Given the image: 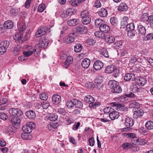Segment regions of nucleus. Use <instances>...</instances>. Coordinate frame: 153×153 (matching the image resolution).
<instances>
[{
    "mask_svg": "<svg viewBox=\"0 0 153 153\" xmlns=\"http://www.w3.org/2000/svg\"><path fill=\"white\" fill-rule=\"evenodd\" d=\"M9 119L12 124L13 127L16 129L20 127V117L23 114L22 111L18 108H10L9 110Z\"/></svg>",
    "mask_w": 153,
    "mask_h": 153,
    "instance_id": "nucleus-1",
    "label": "nucleus"
},
{
    "mask_svg": "<svg viewBox=\"0 0 153 153\" xmlns=\"http://www.w3.org/2000/svg\"><path fill=\"white\" fill-rule=\"evenodd\" d=\"M35 127V124L32 122H28L25 125L23 126L22 130L25 132V133L21 134L22 138L25 140L27 139V134L31 133L33 129Z\"/></svg>",
    "mask_w": 153,
    "mask_h": 153,
    "instance_id": "nucleus-2",
    "label": "nucleus"
},
{
    "mask_svg": "<svg viewBox=\"0 0 153 153\" xmlns=\"http://www.w3.org/2000/svg\"><path fill=\"white\" fill-rule=\"evenodd\" d=\"M108 85L112 92L119 93L122 92L121 88L119 85V83L116 81L111 80L109 81Z\"/></svg>",
    "mask_w": 153,
    "mask_h": 153,
    "instance_id": "nucleus-3",
    "label": "nucleus"
},
{
    "mask_svg": "<svg viewBox=\"0 0 153 153\" xmlns=\"http://www.w3.org/2000/svg\"><path fill=\"white\" fill-rule=\"evenodd\" d=\"M134 120L131 117H127L125 120L124 123V125L126 127L121 129V131H128L131 130V127L134 125Z\"/></svg>",
    "mask_w": 153,
    "mask_h": 153,
    "instance_id": "nucleus-4",
    "label": "nucleus"
},
{
    "mask_svg": "<svg viewBox=\"0 0 153 153\" xmlns=\"http://www.w3.org/2000/svg\"><path fill=\"white\" fill-rule=\"evenodd\" d=\"M81 17L82 18V22L84 25L89 24L91 21V18L89 15V13L87 10H85L81 13Z\"/></svg>",
    "mask_w": 153,
    "mask_h": 153,
    "instance_id": "nucleus-5",
    "label": "nucleus"
},
{
    "mask_svg": "<svg viewBox=\"0 0 153 153\" xmlns=\"http://www.w3.org/2000/svg\"><path fill=\"white\" fill-rule=\"evenodd\" d=\"M105 72L108 74L114 73V76L117 77L118 76L119 72L117 69L114 65H110L107 67L105 69Z\"/></svg>",
    "mask_w": 153,
    "mask_h": 153,
    "instance_id": "nucleus-6",
    "label": "nucleus"
},
{
    "mask_svg": "<svg viewBox=\"0 0 153 153\" xmlns=\"http://www.w3.org/2000/svg\"><path fill=\"white\" fill-rule=\"evenodd\" d=\"M49 41L47 38L46 37H42L39 41V42L36 45V47L41 48L44 49L46 48L48 46Z\"/></svg>",
    "mask_w": 153,
    "mask_h": 153,
    "instance_id": "nucleus-7",
    "label": "nucleus"
},
{
    "mask_svg": "<svg viewBox=\"0 0 153 153\" xmlns=\"http://www.w3.org/2000/svg\"><path fill=\"white\" fill-rule=\"evenodd\" d=\"M113 106L116 107V109L118 111H120L123 114L124 112H126L127 111L126 108L124 106H123L120 104L115 102L113 104Z\"/></svg>",
    "mask_w": 153,
    "mask_h": 153,
    "instance_id": "nucleus-8",
    "label": "nucleus"
},
{
    "mask_svg": "<svg viewBox=\"0 0 153 153\" xmlns=\"http://www.w3.org/2000/svg\"><path fill=\"white\" fill-rule=\"evenodd\" d=\"M76 33H73L69 34L68 36H67L65 39V42L66 43H70L73 42L74 40L75 35Z\"/></svg>",
    "mask_w": 153,
    "mask_h": 153,
    "instance_id": "nucleus-9",
    "label": "nucleus"
},
{
    "mask_svg": "<svg viewBox=\"0 0 153 153\" xmlns=\"http://www.w3.org/2000/svg\"><path fill=\"white\" fill-rule=\"evenodd\" d=\"M47 27L46 26H44L40 27L38 30L35 34V35L36 37H39L45 34L47 30Z\"/></svg>",
    "mask_w": 153,
    "mask_h": 153,
    "instance_id": "nucleus-10",
    "label": "nucleus"
},
{
    "mask_svg": "<svg viewBox=\"0 0 153 153\" xmlns=\"http://www.w3.org/2000/svg\"><path fill=\"white\" fill-rule=\"evenodd\" d=\"M119 116V113L116 111L113 108L111 109V111L109 114V118L111 120L117 119Z\"/></svg>",
    "mask_w": 153,
    "mask_h": 153,
    "instance_id": "nucleus-11",
    "label": "nucleus"
},
{
    "mask_svg": "<svg viewBox=\"0 0 153 153\" xmlns=\"http://www.w3.org/2000/svg\"><path fill=\"white\" fill-rule=\"evenodd\" d=\"M88 31L87 27L82 25H79L76 29V31L81 34H85Z\"/></svg>",
    "mask_w": 153,
    "mask_h": 153,
    "instance_id": "nucleus-12",
    "label": "nucleus"
},
{
    "mask_svg": "<svg viewBox=\"0 0 153 153\" xmlns=\"http://www.w3.org/2000/svg\"><path fill=\"white\" fill-rule=\"evenodd\" d=\"M137 30L140 36H144L146 33V28L142 25H138Z\"/></svg>",
    "mask_w": 153,
    "mask_h": 153,
    "instance_id": "nucleus-13",
    "label": "nucleus"
},
{
    "mask_svg": "<svg viewBox=\"0 0 153 153\" xmlns=\"http://www.w3.org/2000/svg\"><path fill=\"white\" fill-rule=\"evenodd\" d=\"M52 99L53 104L55 105H58L61 102V97L58 94L54 95Z\"/></svg>",
    "mask_w": 153,
    "mask_h": 153,
    "instance_id": "nucleus-14",
    "label": "nucleus"
},
{
    "mask_svg": "<svg viewBox=\"0 0 153 153\" xmlns=\"http://www.w3.org/2000/svg\"><path fill=\"white\" fill-rule=\"evenodd\" d=\"M103 66V64L100 60H97L95 62L93 65L94 68L96 70H99Z\"/></svg>",
    "mask_w": 153,
    "mask_h": 153,
    "instance_id": "nucleus-15",
    "label": "nucleus"
},
{
    "mask_svg": "<svg viewBox=\"0 0 153 153\" xmlns=\"http://www.w3.org/2000/svg\"><path fill=\"white\" fill-rule=\"evenodd\" d=\"M100 31L103 33H106L109 32L110 30V28L107 24L103 23L99 27Z\"/></svg>",
    "mask_w": 153,
    "mask_h": 153,
    "instance_id": "nucleus-16",
    "label": "nucleus"
},
{
    "mask_svg": "<svg viewBox=\"0 0 153 153\" xmlns=\"http://www.w3.org/2000/svg\"><path fill=\"white\" fill-rule=\"evenodd\" d=\"M135 79V75L132 73H127L124 77V79L127 81H133Z\"/></svg>",
    "mask_w": 153,
    "mask_h": 153,
    "instance_id": "nucleus-17",
    "label": "nucleus"
},
{
    "mask_svg": "<svg viewBox=\"0 0 153 153\" xmlns=\"http://www.w3.org/2000/svg\"><path fill=\"white\" fill-rule=\"evenodd\" d=\"M73 62V58L71 56L67 57L65 61L63 63V66L65 68L68 67Z\"/></svg>",
    "mask_w": 153,
    "mask_h": 153,
    "instance_id": "nucleus-18",
    "label": "nucleus"
},
{
    "mask_svg": "<svg viewBox=\"0 0 153 153\" xmlns=\"http://www.w3.org/2000/svg\"><path fill=\"white\" fill-rule=\"evenodd\" d=\"M26 116L29 119H34L36 117V114L34 111L33 110H29L25 112Z\"/></svg>",
    "mask_w": 153,
    "mask_h": 153,
    "instance_id": "nucleus-19",
    "label": "nucleus"
},
{
    "mask_svg": "<svg viewBox=\"0 0 153 153\" xmlns=\"http://www.w3.org/2000/svg\"><path fill=\"white\" fill-rule=\"evenodd\" d=\"M144 113V111L142 109H137V111H134V117L136 119H137L138 117H142Z\"/></svg>",
    "mask_w": 153,
    "mask_h": 153,
    "instance_id": "nucleus-20",
    "label": "nucleus"
},
{
    "mask_svg": "<svg viewBox=\"0 0 153 153\" xmlns=\"http://www.w3.org/2000/svg\"><path fill=\"white\" fill-rule=\"evenodd\" d=\"M18 29L19 31L23 32L26 29V25L25 22H19L17 24Z\"/></svg>",
    "mask_w": 153,
    "mask_h": 153,
    "instance_id": "nucleus-21",
    "label": "nucleus"
},
{
    "mask_svg": "<svg viewBox=\"0 0 153 153\" xmlns=\"http://www.w3.org/2000/svg\"><path fill=\"white\" fill-rule=\"evenodd\" d=\"M137 82L139 85L143 86L146 83L147 80L146 78L143 76L138 77Z\"/></svg>",
    "mask_w": 153,
    "mask_h": 153,
    "instance_id": "nucleus-22",
    "label": "nucleus"
},
{
    "mask_svg": "<svg viewBox=\"0 0 153 153\" xmlns=\"http://www.w3.org/2000/svg\"><path fill=\"white\" fill-rule=\"evenodd\" d=\"M4 26L6 29H11L14 27V23L11 20H7L4 22Z\"/></svg>",
    "mask_w": 153,
    "mask_h": 153,
    "instance_id": "nucleus-23",
    "label": "nucleus"
},
{
    "mask_svg": "<svg viewBox=\"0 0 153 153\" xmlns=\"http://www.w3.org/2000/svg\"><path fill=\"white\" fill-rule=\"evenodd\" d=\"M28 48V49H31V51H32L35 56L37 57L38 56L41 50L39 47H36V45L34 48H33L31 46H29Z\"/></svg>",
    "mask_w": 153,
    "mask_h": 153,
    "instance_id": "nucleus-24",
    "label": "nucleus"
},
{
    "mask_svg": "<svg viewBox=\"0 0 153 153\" xmlns=\"http://www.w3.org/2000/svg\"><path fill=\"white\" fill-rule=\"evenodd\" d=\"M90 64V60L87 58H85L83 60L81 63V65L83 68L86 69L89 66Z\"/></svg>",
    "mask_w": 153,
    "mask_h": 153,
    "instance_id": "nucleus-25",
    "label": "nucleus"
},
{
    "mask_svg": "<svg viewBox=\"0 0 153 153\" xmlns=\"http://www.w3.org/2000/svg\"><path fill=\"white\" fill-rule=\"evenodd\" d=\"M99 15L101 17H105L108 16V12L107 10L105 8L100 9L98 12Z\"/></svg>",
    "mask_w": 153,
    "mask_h": 153,
    "instance_id": "nucleus-26",
    "label": "nucleus"
},
{
    "mask_svg": "<svg viewBox=\"0 0 153 153\" xmlns=\"http://www.w3.org/2000/svg\"><path fill=\"white\" fill-rule=\"evenodd\" d=\"M104 39L106 41L110 43H112L114 42L115 41V38L113 36L110 35H106L105 36V38Z\"/></svg>",
    "mask_w": 153,
    "mask_h": 153,
    "instance_id": "nucleus-27",
    "label": "nucleus"
},
{
    "mask_svg": "<svg viewBox=\"0 0 153 153\" xmlns=\"http://www.w3.org/2000/svg\"><path fill=\"white\" fill-rule=\"evenodd\" d=\"M68 24L70 26H74L78 24L79 20L75 19L68 20Z\"/></svg>",
    "mask_w": 153,
    "mask_h": 153,
    "instance_id": "nucleus-28",
    "label": "nucleus"
},
{
    "mask_svg": "<svg viewBox=\"0 0 153 153\" xmlns=\"http://www.w3.org/2000/svg\"><path fill=\"white\" fill-rule=\"evenodd\" d=\"M128 9L127 4L125 3H121L118 7V10L120 11H126Z\"/></svg>",
    "mask_w": 153,
    "mask_h": 153,
    "instance_id": "nucleus-29",
    "label": "nucleus"
},
{
    "mask_svg": "<svg viewBox=\"0 0 153 153\" xmlns=\"http://www.w3.org/2000/svg\"><path fill=\"white\" fill-rule=\"evenodd\" d=\"M8 101V99L6 97H5L4 98H1L0 99V107L2 108H4V109H5V107L6 106L4 104H6Z\"/></svg>",
    "mask_w": 153,
    "mask_h": 153,
    "instance_id": "nucleus-30",
    "label": "nucleus"
},
{
    "mask_svg": "<svg viewBox=\"0 0 153 153\" xmlns=\"http://www.w3.org/2000/svg\"><path fill=\"white\" fill-rule=\"evenodd\" d=\"M85 101L87 103L90 104L92 102L94 101V98L91 96L90 95H87L85 96L84 98Z\"/></svg>",
    "mask_w": 153,
    "mask_h": 153,
    "instance_id": "nucleus-31",
    "label": "nucleus"
},
{
    "mask_svg": "<svg viewBox=\"0 0 153 153\" xmlns=\"http://www.w3.org/2000/svg\"><path fill=\"white\" fill-rule=\"evenodd\" d=\"M128 18L126 16H124L122 18V20L121 22V26L123 27H126L128 24Z\"/></svg>",
    "mask_w": 153,
    "mask_h": 153,
    "instance_id": "nucleus-32",
    "label": "nucleus"
},
{
    "mask_svg": "<svg viewBox=\"0 0 153 153\" xmlns=\"http://www.w3.org/2000/svg\"><path fill=\"white\" fill-rule=\"evenodd\" d=\"M99 79H95V87L98 89H100L102 88L103 84L101 83L102 82V79H101L100 81H98Z\"/></svg>",
    "mask_w": 153,
    "mask_h": 153,
    "instance_id": "nucleus-33",
    "label": "nucleus"
},
{
    "mask_svg": "<svg viewBox=\"0 0 153 153\" xmlns=\"http://www.w3.org/2000/svg\"><path fill=\"white\" fill-rule=\"evenodd\" d=\"M66 106L68 108L73 109L74 106V99L67 101L66 103Z\"/></svg>",
    "mask_w": 153,
    "mask_h": 153,
    "instance_id": "nucleus-34",
    "label": "nucleus"
},
{
    "mask_svg": "<svg viewBox=\"0 0 153 153\" xmlns=\"http://www.w3.org/2000/svg\"><path fill=\"white\" fill-rule=\"evenodd\" d=\"M148 16L149 14L148 13H144L140 17L141 21L145 22H148L149 18V16Z\"/></svg>",
    "mask_w": 153,
    "mask_h": 153,
    "instance_id": "nucleus-35",
    "label": "nucleus"
},
{
    "mask_svg": "<svg viewBox=\"0 0 153 153\" xmlns=\"http://www.w3.org/2000/svg\"><path fill=\"white\" fill-rule=\"evenodd\" d=\"M94 35L97 37L104 39L105 35L102 31H97L94 33Z\"/></svg>",
    "mask_w": 153,
    "mask_h": 153,
    "instance_id": "nucleus-36",
    "label": "nucleus"
},
{
    "mask_svg": "<svg viewBox=\"0 0 153 153\" xmlns=\"http://www.w3.org/2000/svg\"><path fill=\"white\" fill-rule=\"evenodd\" d=\"M74 106L76 108H81L83 107V104L80 101L78 100L74 99Z\"/></svg>",
    "mask_w": 153,
    "mask_h": 153,
    "instance_id": "nucleus-37",
    "label": "nucleus"
},
{
    "mask_svg": "<svg viewBox=\"0 0 153 153\" xmlns=\"http://www.w3.org/2000/svg\"><path fill=\"white\" fill-rule=\"evenodd\" d=\"M138 84L136 83H133L132 85L131 86V89L133 92H137L140 91V88H139Z\"/></svg>",
    "mask_w": 153,
    "mask_h": 153,
    "instance_id": "nucleus-38",
    "label": "nucleus"
},
{
    "mask_svg": "<svg viewBox=\"0 0 153 153\" xmlns=\"http://www.w3.org/2000/svg\"><path fill=\"white\" fill-rule=\"evenodd\" d=\"M122 146L124 149H127L133 147V145L130 143H123Z\"/></svg>",
    "mask_w": 153,
    "mask_h": 153,
    "instance_id": "nucleus-39",
    "label": "nucleus"
},
{
    "mask_svg": "<svg viewBox=\"0 0 153 153\" xmlns=\"http://www.w3.org/2000/svg\"><path fill=\"white\" fill-rule=\"evenodd\" d=\"M136 141L137 144L139 145H143L147 143V141L143 139L136 138Z\"/></svg>",
    "mask_w": 153,
    "mask_h": 153,
    "instance_id": "nucleus-40",
    "label": "nucleus"
},
{
    "mask_svg": "<svg viewBox=\"0 0 153 153\" xmlns=\"http://www.w3.org/2000/svg\"><path fill=\"white\" fill-rule=\"evenodd\" d=\"M145 126L148 129H153V122L150 120L147 121L145 124Z\"/></svg>",
    "mask_w": 153,
    "mask_h": 153,
    "instance_id": "nucleus-41",
    "label": "nucleus"
},
{
    "mask_svg": "<svg viewBox=\"0 0 153 153\" xmlns=\"http://www.w3.org/2000/svg\"><path fill=\"white\" fill-rule=\"evenodd\" d=\"M36 109L39 113H42L44 110L42 106L40 104L37 103L35 105Z\"/></svg>",
    "mask_w": 153,
    "mask_h": 153,
    "instance_id": "nucleus-42",
    "label": "nucleus"
},
{
    "mask_svg": "<svg viewBox=\"0 0 153 153\" xmlns=\"http://www.w3.org/2000/svg\"><path fill=\"white\" fill-rule=\"evenodd\" d=\"M23 35V32L19 31V33L16 34L14 37V39L16 40L19 41L22 39Z\"/></svg>",
    "mask_w": 153,
    "mask_h": 153,
    "instance_id": "nucleus-43",
    "label": "nucleus"
},
{
    "mask_svg": "<svg viewBox=\"0 0 153 153\" xmlns=\"http://www.w3.org/2000/svg\"><path fill=\"white\" fill-rule=\"evenodd\" d=\"M126 30L127 31H134L135 29V26L133 23H129L126 26Z\"/></svg>",
    "mask_w": 153,
    "mask_h": 153,
    "instance_id": "nucleus-44",
    "label": "nucleus"
},
{
    "mask_svg": "<svg viewBox=\"0 0 153 153\" xmlns=\"http://www.w3.org/2000/svg\"><path fill=\"white\" fill-rule=\"evenodd\" d=\"M100 105V103L99 102H93L92 103L89 104V106L90 108H94L99 107Z\"/></svg>",
    "mask_w": 153,
    "mask_h": 153,
    "instance_id": "nucleus-45",
    "label": "nucleus"
},
{
    "mask_svg": "<svg viewBox=\"0 0 153 153\" xmlns=\"http://www.w3.org/2000/svg\"><path fill=\"white\" fill-rule=\"evenodd\" d=\"M96 42V41L95 38L91 37L88 38L86 41L87 44L91 45H94L95 43Z\"/></svg>",
    "mask_w": 153,
    "mask_h": 153,
    "instance_id": "nucleus-46",
    "label": "nucleus"
},
{
    "mask_svg": "<svg viewBox=\"0 0 153 153\" xmlns=\"http://www.w3.org/2000/svg\"><path fill=\"white\" fill-rule=\"evenodd\" d=\"M104 21L100 19H97L95 20V24L97 27H99L103 23Z\"/></svg>",
    "mask_w": 153,
    "mask_h": 153,
    "instance_id": "nucleus-47",
    "label": "nucleus"
},
{
    "mask_svg": "<svg viewBox=\"0 0 153 153\" xmlns=\"http://www.w3.org/2000/svg\"><path fill=\"white\" fill-rule=\"evenodd\" d=\"M139 107V104L137 102H131L129 105V107L131 108H138Z\"/></svg>",
    "mask_w": 153,
    "mask_h": 153,
    "instance_id": "nucleus-48",
    "label": "nucleus"
},
{
    "mask_svg": "<svg viewBox=\"0 0 153 153\" xmlns=\"http://www.w3.org/2000/svg\"><path fill=\"white\" fill-rule=\"evenodd\" d=\"M82 49V46L81 44L79 43L76 44L74 47V51L75 52L78 53L80 52Z\"/></svg>",
    "mask_w": 153,
    "mask_h": 153,
    "instance_id": "nucleus-49",
    "label": "nucleus"
},
{
    "mask_svg": "<svg viewBox=\"0 0 153 153\" xmlns=\"http://www.w3.org/2000/svg\"><path fill=\"white\" fill-rule=\"evenodd\" d=\"M110 22L111 24L114 26H116L118 23V21L116 17H112L110 19Z\"/></svg>",
    "mask_w": 153,
    "mask_h": 153,
    "instance_id": "nucleus-50",
    "label": "nucleus"
},
{
    "mask_svg": "<svg viewBox=\"0 0 153 153\" xmlns=\"http://www.w3.org/2000/svg\"><path fill=\"white\" fill-rule=\"evenodd\" d=\"M10 43L8 41H4L1 42L0 43V45L2 47L7 48H8L9 45Z\"/></svg>",
    "mask_w": 153,
    "mask_h": 153,
    "instance_id": "nucleus-51",
    "label": "nucleus"
},
{
    "mask_svg": "<svg viewBox=\"0 0 153 153\" xmlns=\"http://www.w3.org/2000/svg\"><path fill=\"white\" fill-rule=\"evenodd\" d=\"M153 39V33H149L147 34L146 37H143L144 41H146L148 40H151Z\"/></svg>",
    "mask_w": 153,
    "mask_h": 153,
    "instance_id": "nucleus-52",
    "label": "nucleus"
},
{
    "mask_svg": "<svg viewBox=\"0 0 153 153\" xmlns=\"http://www.w3.org/2000/svg\"><path fill=\"white\" fill-rule=\"evenodd\" d=\"M48 119L51 121H55L57 119L58 116L53 114H51L49 115Z\"/></svg>",
    "mask_w": 153,
    "mask_h": 153,
    "instance_id": "nucleus-53",
    "label": "nucleus"
},
{
    "mask_svg": "<svg viewBox=\"0 0 153 153\" xmlns=\"http://www.w3.org/2000/svg\"><path fill=\"white\" fill-rule=\"evenodd\" d=\"M45 5L44 4H41L39 5L37 9V10L39 12H42L45 9Z\"/></svg>",
    "mask_w": 153,
    "mask_h": 153,
    "instance_id": "nucleus-54",
    "label": "nucleus"
},
{
    "mask_svg": "<svg viewBox=\"0 0 153 153\" xmlns=\"http://www.w3.org/2000/svg\"><path fill=\"white\" fill-rule=\"evenodd\" d=\"M30 50L27 51H23V54L25 56L28 57L30 56L33 53V52L31 51V49H29Z\"/></svg>",
    "mask_w": 153,
    "mask_h": 153,
    "instance_id": "nucleus-55",
    "label": "nucleus"
},
{
    "mask_svg": "<svg viewBox=\"0 0 153 153\" xmlns=\"http://www.w3.org/2000/svg\"><path fill=\"white\" fill-rule=\"evenodd\" d=\"M123 45V42L121 41H117L114 44V45L115 48L120 47Z\"/></svg>",
    "mask_w": 153,
    "mask_h": 153,
    "instance_id": "nucleus-56",
    "label": "nucleus"
},
{
    "mask_svg": "<svg viewBox=\"0 0 153 153\" xmlns=\"http://www.w3.org/2000/svg\"><path fill=\"white\" fill-rule=\"evenodd\" d=\"M8 118V117L6 114L3 112H0V118L3 120H6Z\"/></svg>",
    "mask_w": 153,
    "mask_h": 153,
    "instance_id": "nucleus-57",
    "label": "nucleus"
},
{
    "mask_svg": "<svg viewBox=\"0 0 153 153\" xmlns=\"http://www.w3.org/2000/svg\"><path fill=\"white\" fill-rule=\"evenodd\" d=\"M113 108L110 107H105L103 109V111L104 113L105 114L110 113V111H111V109Z\"/></svg>",
    "mask_w": 153,
    "mask_h": 153,
    "instance_id": "nucleus-58",
    "label": "nucleus"
},
{
    "mask_svg": "<svg viewBox=\"0 0 153 153\" xmlns=\"http://www.w3.org/2000/svg\"><path fill=\"white\" fill-rule=\"evenodd\" d=\"M39 97L42 100H46L48 98V96L45 93H42L39 95Z\"/></svg>",
    "mask_w": 153,
    "mask_h": 153,
    "instance_id": "nucleus-59",
    "label": "nucleus"
},
{
    "mask_svg": "<svg viewBox=\"0 0 153 153\" xmlns=\"http://www.w3.org/2000/svg\"><path fill=\"white\" fill-rule=\"evenodd\" d=\"M57 111L59 113L63 115H65L66 113L65 110L63 108H59Z\"/></svg>",
    "mask_w": 153,
    "mask_h": 153,
    "instance_id": "nucleus-60",
    "label": "nucleus"
},
{
    "mask_svg": "<svg viewBox=\"0 0 153 153\" xmlns=\"http://www.w3.org/2000/svg\"><path fill=\"white\" fill-rule=\"evenodd\" d=\"M127 135L128 136V137H131L133 139H134V140H136V138H136V135L134 133H128L127 134Z\"/></svg>",
    "mask_w": 153,
    "mask_h": 153,
    "instance_id": "nucleus-61",
    "label": "nucleus"
},
{
    "mask_svg": "<svg viewBox=\"0 0 153 153\" xmlns=\"http://www.w3.org/2000/svg\"><path fill=\"white\" fill-rule=\"evenodd\" d=\"M85 86L89 88H94L95 87V85L92 82H88L86 83Z\"/></svg>",
    "mask_w": 153,
    "mask_h": 153,
    "instance_id": "nucleus-62",
    "label": "nucleus"
},
{
    "mask_svg": "<svg viewBox=\"0 0 153 153\" xmlns=\"http://www.w3.org/2000/svg\"><path fill=\"white\" fill-rule=\"evenodd\" d=\"M10 13L13 16H15L17 14V10L15 9L12 8L10 10Z\"/></svg>",
    "mask_w": 153,
    "mask_h": 153,
    "instance_id": "nucleus-63",
    "label": "nucleus"
},
{
    "mask_svg": "<svg viewBox=\"0 0 153 153\" xmlns=\"http://www.w3.org/2000/svg\"><path fill=\"white\" fill-rule=\"evenodd\" d=\"M148 22L150 24L151 26L153 27V15L149 16Z\"/></svg>",
    "mask_w": 153,
    "mask_h": 153,
    "instance_id": "nucleus-64",
    "label": "nucleus"
}]
</instances>
